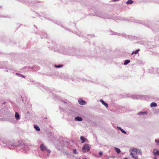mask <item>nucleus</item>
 Returning <instances> with one entry per match:
<instances>
[{
    "label": "nucleus",
    "mask_w": 159,
    "mask_h": 159,
    "mask_svg": "<svg viewBox=\"0 0 159 159\" xmlns=\"http://www.w3.org/2000/svg\"><path fill=\"white\" fill-rule=\"evenodd\" d=\"M157 106V104L155 102H152L150 106L151 107H155Z\"/></svg>",
    "instance_id": "nucleus-11"
},
{
    "label": "nucleus",
    "mask_w": 159,
    "mask_h": 159,
    "mask_svg": "<svg viewBox=\"0 0 159 159\" xmlns=\"http://www.w3.org/2000/svg\"><path fill=\"white\" fill-rule=\"evenodd\" d=\"M130 62V60H126L125 61L124 63V64L125 65H126L127 64H128Z\"/></svg>",
    "instance_id": "nucleus-18"
},
{
    "label": "nucleus",
    "mask_w": 159,
    "mask_h": 159,
    "mask_svg": "<svg viewBox=\"0 0 159 159\" xmlns=\"http://www.w3.org/2000/svg\"><path fill=\"white\" fill-rule=\"evenodd\" d=\"M133 3V1L132 0H128L126 3L128 4H131Z\"/></svg>",
    "instance_id": "nucleus-15"
},
{
    "label": "nucleus",
    "mask_w": 159,
    "mask_h": 159,
    "mask_svg": "<svg viewBox=\"0 0 159 159\" xmlns=\"http://www.w3.org/2000/svg\"><path fill=\"white\" fill-rule=\"evenodd\" d=\"M15 117L16 120H19L20 119V116L17 112L15 113Z\"/></svg>",
    "instance_id": "nucleus-7"
},
{
    "label": "nucleus",
    "mask_w": 159,
    "mask_h": 159,
    "mask_svg": "<svg viewBox=\"0 0 159 159\" xmlns=\"http://www.w3.org/2000/svg\"><path fill=\"white\" fill-rule=\"evenodd\" d=\"M34 127L35 128V129L37 130V131H39L40 129L39 127L37 125H34Z\"/></svg>",
    "instance_id": "nucleus-12"
},
{
    "label": "nucleus",
    "mask_w": 159,
    "mask_h": 159,
    "mask_svg": "<svg viewBox=\"0 0 159 159\" xmlns=\"http://www.w3.org/2000/svg\"><path fill=\"white\" fill-rule=\"evenodd\" d=\"M29 149L27 145H25L24 146V149L25 151H27Z\"/></svg>",
    "instance_id": "nucleus-17"
},
{
    "label": "nucleus",
    "mask_w": 159,
    "mask_h": 159,
    "mask_svg": "<svg viewBox=\"0 0 159 159\" xmlns=\"http://www.w3.org/2000/svg\"><path fill=\"white\" fill-rule=\"evenodd\" d=\"M83 159H87L86 158H83Z\"/></svg>",
    "instance_id": "nucleus-28"
},
{
    "label": "nucleus",
    "mask_w": 159,
    "mask_h": 159,
    "mask_svg": "<svg viewBox=\"0 0 159 159\" xmlns=\"http://www.w3.org/2000/svg\"><path fill=\"white\" fill-rule=\"evenodd\" d=\"M115 150L118 153H119L120 152V149L117 148H115Z\"/></svg>",
    "instance_id": "nucleus-13"
},
{
    "label": "nucleus",
    "mask_w": 159,
    "mask_h": 159,
    "mask_svg": "<svg viewBox=\"0 0 159 159\" xmlns=\"http://www.w3.org/2000/svg\"><path fill=\"white\" fill-rule=\"evenodd\" d=\"M146 114V113L145 112H140L139 114V115H144Z\"/></svg>",
    "instance_id": "nucleus-19"
},
{
    "label": "nucleus",
    "mask_w": 159,
    "mask_h": 159,
    "mask_svg": "<svg viewBox=\"0 0 159 159\" xmlns=\"http://www.w3.org/2000/svg\"><path fill=\"white\" fill-rule=\"evenodd\" d=\"M152 154L155 157L159 155V150L157 148L153 149L152 150Z\"/></svg>",
    "instance_id": "nucleus-3"
},
{
    "label": "nucleus",
    "mask_w": 159,
    "mask_h": 159,
    "mask_svg": "<svg viewBox=\"0 0 159 159\" xmlns=\"http://www.w3.org/2000/svg\"><path fill=\"white\" fill-rule=\"evenodd\" d=\"M129 155L132 159H139V155L142 154V151L140 149L134 148H132L129 149Z\"/></svg>",
    "instance_id": "nucleus-1"
},
{
    "label": "nucleus",
    "mask_w": 159,
    "mask_h": 159,
    "mask_svg": "<svg viewBox=\"0 0 159 159\" xmlns=\"http://www.w3.org/2000/svg\"><path fill=\"white\" fill-rule=\"evenodd\" d=\"M73 153L74 154H77V152L76 150L75 149H74L73 150Z\"/></svg>",
    "instance_id": "nucleus-21"
},
{
    "label": "nucleus",
    "mask_w": 159,
    "mask_h": 159,
    "mask_svg": "<svg viewBox=\"0 0 159 159\" xmlns=\"http://www.w3.org/2000/svg\"><path fill=\"white\" fill-rule=\"evenodd\" d=\"M80 139L81 140V143H84L85 142H88V140L83 136L80 137Z\"/></svg>",
    "instance_id": "nucleus-6"
},
{
    "label": "nucleus",
    "mask_w": 159,
    "mask_h": 159,
    "mask_svg": "<svg viewBox=\"0 0 159 159\" xmlns=\"http://www.w3.org/2000/svg\"><path fill=\"white\" fill-rule=\"evenodd\" d=\"M16 75H19V76H22V77H24V76H22V75H21L20 74H19L17 73L16 74Z\"/></svg>",
    "instance_id": "nucleus-23"
},
{
    "label": "nucleus",
    "mask_w": 159,
    "mask_h": 159,
    "mask_svg": "<svg viewBox=\"0 0 159 159\" xmlns=\"http://www.w3.org/2000/svg\"><path fill=\"white\" fill-rule=\"evenodd\" d=\"M117 128L118 129L120 130L122 133L125 134H126V132L124 130L122 129L120 127L117 126Z\"/></svg>",
    "instance_id": "nucleus-9"
},
{
    "label": "nucleus",
    "mask_w": 159,
    "mask_h": 159,
    "mask_svg": "<svg viewBox=\"0 0 159 159\" xmlns=\"http://www.w3.org/2000/svg\"><path fill=\"white\" fill-rule=\"evenodd\" d=\"M62 66L61 65H60L58 66H57L56 65H55V66L57 68H60V67H62Z\"/></svg>",
    "instance_id": "nucleus-20"
},
{
    "label": "nucleus",
    "mask_w": 159,
    "mask_h": 159,
    "mask_svg": "<svg viewBox=\"0 0 159 159\" xmlns=\"http://www.w3.org/2000/svg\"><path fill=\"white\" fill-rule=\"evenodd\" d=\"M46 151L47 152L48 154H49L51 152V151L50 150H49L48 149H47V150H46Z\"/></svg>",
    "instance_id": "nucleus-22"
},
{
    "label": "nucleus",
    "mask_w": 159,
    "mask_h": 159,
    "mask_svg": "<svg viewBox=\"0 0 159 159\" xmlns=\"http://www.w3.org/2000/svg\"><path fill=\"white\" fill-rule=\"evenodd\" d=\"M123 159H128L127 158H123Z\"/></svg>",
    "instance_id": "nucleus-27"
},
{
    "label": "nucleus",
    "mask_w": 159,
    "mask_h": 159,
    "mask_svg": "<svg viewBox=\"0 0 159 159\" xmlns=\"http://www.w3.org/2000/svg\"><path fill=\"white\" fill-rule=\"evenodd\" d=\"M153 159H157V157H155Z\"/></svg>",
    "instance_id": "nucleus-26"
},
{
    "label": "nucleus",
    "mask_w": 159,
    "mask_h": 159,
    "mask_svg": "<svg viewBox=\"0 0 159 159\" xmlns=\"http://www.w3.org/2000/svg\"><path fill=\"white\" fill-rule=\"evenodd\" d=\"M99 101L104 105L106 107H108V104L105 102L102 99H100Z\"/></svg>",
    "instance_id": "nucleus-8"
},
{
    "label": "nucleus",
    "mask_w": 159,
    "mask_h": 159,
    "mask_svg": "<svg viewBox=\"0 0 159 159\" xmlns=\"http://www.w3.org/2000/svg\"><path fill=\"white\" fill-rule=\"evenodd\" d=\"M90 149L89 145L88 144H85L82 148V151L83 152L89 151Z\"/></svg>",
    "instance_id": "nucleus-2"
},
{
    "label": "nucleus",
    "mask_w": 159,
    "mask_h": 159,
    "mask_svg": "<svg viewBox=\"0 0 159 159\" xmlns=\"http://www.w3.org/2000/svg\"><path fill=\"white\" fill-rule=\"evenodd\" d=\"M155 142L157 146H159V139H156L155 140Z\"/></svg>",
    "instance_id": "nucleus-16"
},
{
    "label": "nucleus",
    "mask_w": 159,
    "mask_h": 159,
    "mask_svg": "<svg viewBox=\"0 0 159 159\" xmlns=\"http://www.w3.org/2000/svg\"><path fill=\"white\" fill-rule=\"evenodd\" d=\"M75 120L77 121H81L82 120V119L81 117L77 116L75 117Z\"/></svg>",
    "instance_id": "nucleus-10"
},
{
    "label": "nucleus",
    "mask_w": 159,
    "mask_h": 159,
    "mask_svg": "<svg viewBox=\"0 0 159 159\" xmlns=\"http://www.w3.org/2000/svg\"><path fill=\"white\" fill-rule=\"evenodd\" d=\"M78 102L80 105H84L86 103V102L84 101L81 98H80L79 99Z\"/></svg>",
    "instance_id": "nucleus-4"
},
{
    "label": "nucleus",
    "mask_w": 159,
    "mask_h": 159,
    "mask_svg": "<svg viewBox=\"0 0 159 159\" xmlns=\"http://www.w3.org/2000/svg\"><path fill=\"white\" fill-rule=\"evenodd\" d=\"M40 148L41 151H46L47 149V147L43 144H41L40 145Z\"/></svg>",
    "instance_id": "nucleus-5"
},
{
    "label": "nucleus",
    "mask_w": 159,
    "mask_h": 159,
    "mask_svg": "<svg viewBox=\"0 0 159 159\" xmlns=\"http://www.w3.org/2000/svg\"><path fill=\"white\" fill-rule=\"evenodd\" d=\"M119 0H111V1L113 2H115L118 1Z\"/></svg>",
    "instance_id": "nucleus-25"
},
{
    "label": "nucleus",
    "mask_w": 159,
    "mask_h": 159,
    "mask_svg": "<svg viewBox=\"0 0 159 159\" xmlns=\"http://www.w3.org/2000/svg\"><path fill=\"white\" fill-rule=\"evenodd\" d=\"M140 51L139 49H138L136 50L135 52H133L132 53L131 55H133L134 54H137L138 53V52Z\"/></svg>",
    "instance_id": "nucleus-14"
},
{
    "label": "nucleus",
    "mask_w": 159,
    "mask_h": 159,
    "mask_svg": "<svg viewBox=\"0 0 159 159\" xmlns=\"http://www.w3.org/2000/svg\"><path fill=\"white\" fill-rule=\"evenodd\" d=\"M99 154L100 155H102V152H99Z\"/></svg>",
    "instance_id": "nucleus-24"
}]
</instances>
